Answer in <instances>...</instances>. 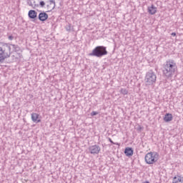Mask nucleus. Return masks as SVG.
Returning <instances> with one entry per match:
<instances>
[{
	"mask_svg": "<svg viewBox=\"0 0 183 183\" xmlns=\"http://www.w3.org/2000/svg\"><path fill=\"white\" fill-rule=\"evenodd\" d=\"M11 46H12L14 52H19L21 51V47L16 44L0 42V64H2L5 59L11 57L12 54Z\"/></svg>",
	"mask_w": 183,
	"mask_h": 183,
	"instance_id": "obj_1",
	"label": "nucleus"
},
{
	"mask_svg": "<svg viewBox=\"0 0 183 183\" xmlns=\"http://www.w3.org/2000/svg\"><path fill=\"white\" fill-rule=\"evenodd\" d=\"M177 71H178V66L175 61L172 59L167 60L163 64V75H164L166 78H172Z\"/></svg>",
	"mask_w": 183,
	"mask_h": 183,
	"instance_id": "obj_2",
	"label": "nucleus"
},
{
	"mask_svg": "<svg viewBox=\"0 0 183 183\" xmlns=\"http://www.w3.org/2000/svg\"><path fill=\"white\" fill-rule=\"evenodd\" d=\"M89 56H97V58H102L104 55H108L107 47L104 46H97L89 54Z\"/></svg>",
	"mask_w": 183,
	"mask_h": 183,
	"instance_id": "obj_3",
	"label": "nucleus"
},
{
	"mask_svg": "<svg viewBox=\"0 0 183 183\" xmlns=\"http://www.w3.org/2000/svg\"><path fill=\"white\" fill-rule=\"evenodd\" d=\"M145 84L147 86H151L157 82V74L152 71H149L146 74L144 79Z\"/></svg>",
	"mask_w": 183,
	"mask_h": 183,
	"instance_id": "obj_4",
	"label": "nucleus"
},
{
	"mask_svg": "<svg viewBox=\"0 0 183 183\" xmlns=\"http://www.w3.org/2000/svg\"><path fill=\"white\" fill-rule=\"evenodd\" d=\"M158 153L157 152H149L145 155L144 159L147 164L151 165L155 164L158 161Z\"/></svg>",
	"mask_w": 183,
	"mask_h": 183,
	"instance_id": "obj_5",
	"label": "nucleus"
},
{
	"mask_svg": "<svg viewBox=\"0 0 183 183\" xmlns=\"http://www.w3.org/2000/svg\"><path fill=\"white\" fill-rule=\"evenodd\" d=\"M89 151L90 154L95 155L97 154H99V152L101 151V147L97 144L90 146L89 147Z\"/></svg>",
	"mask_w": 183,
	"mask_h": 183,
	"instance_id": "obj_6",
	"label": "nucleus"
},
{
	"mask_svg": "<svg viewBox=\"0 0 183 183\" xmlns=\"http://www.w3.org/2000/svg\"><path fill=\"white\" fill-rule=\"evenodd\" d=\"M124 154L126 157H132V155H134V149L132 147H126Z\"/></svg>",
	"mask_w": 183,
	"mask_h": 183,
	"instance_id": "obj_7",
	"label": "nucleus"
},
{
	"mask_svg": "<svg viewBox=\"0 0 183 183\" xmlns=\"http://www.w3.org/2000/svg\"><path fill=\"white\" fill-rule=\"evenodd\" d=\"M28 15L30 19H36V18L38 16V13L35 10H30Z\"/></svg>",
	"mask_w": 183,
	"mask_h": 183,
	"instance_id": "obj_8",
	"label": "nucleus"
},
{
	"mask_svg": "<svg viewBox=\"0 0 183 183\" xmlns=\"http://www.w3.org/2000/svg\"><path fill=\"white\" fill-rule=\"evenodd\" d=\"M39 21H41L42 22L46 21V19H48V14H46L45 12H41L39 14Z\"/></svg>",
	"mask_w": 183,
	"mask_h": 183,
	"instance_id": "obj_9",
	"label": "nucleus"
},
{
	"mask_svg": "<svg viewBox=\"0 0 183 183\" xmlns=\"http://www.w3.org/2000/svg\"><path fill=\"white\" fill-rule=\"evenodd\" d=\"M38 118H39V114L36 113L31 114V120L33 121V122H36V124L41 122V119H38Z\"/></svg>",
	"mask_w": 183,
	"mask_h": 183,
	"instance_id": "obj_10",
	"label": "nucleus"
},
{
	"mask_svg": "<svg viewBox=\"0 0 183 183\" xmlns=\"http://www.w3.org/2000/svg\"><path fill=\"white\" fill-rule=\"evenodd\" d=\"M148 12L150 15H155L157 14V8L152 4L150 7H148Z\"/></svg>",
	"mask_w": 183,
	"mask_h": 183,
	"instance_id": "obj_11",
	"label": "nucleus"
},
{
	"mask_svg": "<svg viewBox=\"0 0 183 183\" xmlns=\"http://www.w3.org/2000/svg\"><path fill=\"white\" fill-rule=\"evenodd\" d=\"M172 118H173V117H172V114L167 113L164 115V122H171V121H172Z\"/></svg>",
	"mask_w": 183,
	"mask_h": 183,
	"instance_id": "obj_12",
	"label": "nucleus"
},
{
	"mask_svg": "<svg viewBox=\"0 0 183 183\" xmlns=\"http://www.w3.org/2000/svg\"><path fill=\"white\" fill-rule=\"evenodd\" d=\"M173 183H183V177L181 176L174 177L173 178Z\"/></svg>",
	"mask_w": 183,
	"mask_h": 183,
	"instance_id": "obj_13",
	"label": "nucleus"
},
{
	"mask_svg": "<svg viewBox=\"0 0 183 183\" xmlns=\"http://www.w3.org/2000/svg\"><path fill=\"white\" fill-rule=\"evenodd\" d=\"M120 94H122V95H128V90L127 89H121Z\"/></svg>",
	"mask_w": 183,
	"mask_h": 183,
	"instance_id": "obj_14",
	"label": "nucleus"
},
{
	"mask_svg": "<svg viewBox=\"0 0 183 183\" xmlns=\"http://www.w3.org/2000/svg\"><path fill=\"white\" fill-rule=\"evenodd\" d=\"M49 2H50V5H52V4H53L52 7H51V9H50V11H52V9H55V6H56V5H55V1H54V0H49Z\"/></svg>",
	"mask_w": 183,
	"mask_h": 183,
	"instance_id": "obj_15",
	"label": "nucleus"
},
{
	"mask_svg": "<svg viewBox=\"0 0 183 183\" xmlns=\"http://www.w3.org/2000/svg\"><path fill=\"white\" fill-rule=\"evenodd\" d=\"M66 30L68 31V32H70L71 31V24H68L66 26Z\"/></svg>",
	"mask_w": 183,
	"mask_h": 183,
	"instance_id": "obj_16",
	"label": "nucleus"
},
{
	"mask_svg": "<svg viewBox=\"0 0 183 183\" xmlns=\"http://www.w3.org/2000/svg\"><path fill=\"white\" fill-rule=\"evenodd\" d=\"M39 5L41 8H44L45 6V1H40Z\"/></svg>",
	"mask_w": 183,
	"mask_h": 183,
	"instance_id": "obj_17",
	"label": "nucleus"
},
{
	"mask_svg": "<svg viewBox=\"0 0 183 183\" xmlns=\"http://www.w3.org/2000/svg\"><path fill=\"white\" fill-rule=\"evenodd\" d=\"M109 142H111V144H113V145H119L118 143L114 142V141H112V139H111V138H109Z\"/></svg>",
	"mask_w": 183,
	"mask_h": 183,
	"instance_id": "obj_18",
	"label": "nucleus"
},
{
	"mask_svg": "<svg viewBox=\"0 0 183 183\" xmlns=\"http://www.w3.org/2000/svg\"><path fill=\"white\" fill-rule=\"evenodd\" d=\"M95 115H98V112H92L91 113L92 117H95Z\"/></svg>",
	"mask_w": 183,
	"mask_h": 183,
	"instance_id": "obj_19",
	"label": "nucleus"
},
{
	"mask_svg": "<svg viewBox=\"0 0 183 183\" xmlns=\"http://www.w3.org/2000/svg\"><path fill=\"white\" fill-rule=\"evenodd\" d=\"M8 39H9V41H13V39H14V36H12V35L9 36H8Z\"/></svg>",
	"mask_w": 183,
	"mask_h": 183,
	"instance_id": "obj_20",
	"label": "nucleus"
},
{
	"mask_svg": "<svg viewBox=\"0 0 183 183\" xmlns=\"http://www.w3.org/2000/svg\"><path fill=\"white\" fill-rule=\"evenodd\" d=\"M172 36H177V33L175 32L172 33Z\"/></svg>",
	"mask_w": 183,
	"mask_h": 183,
	"instance_id": "obj_21",
	"label": "nucleus"
},
{
	"mask_svg": "<svg viewBox=\"0 0 183 183\" xmlns=\"http://www.w3.org/2000/svg\"><path fill=\"white\" fill-rule=\"evenodd\" d=\"M18 56H19V58H21L22 56V54H18Z\"/></svg>",
	"mask_w": 183,
	"mask_h": 183,
	"instance_id": "obj_22",
	"label": "nucleus"
},
{
	"mask_svg": "<svg viewBox=\"0 0 183 183\" xmlns=\"http://www.w3.org/2000/svg\"><path fill=\"white\" fill-rule=\"evenodd\" d=\"M144 183H149V181H146Z\"/></svg>",
	"mask_w": 183,
	"mask_h": 183,
	"instance_id": "obj_23",
	"label": "nucleus"
},
{
	"mask_svg": "<svg viewBox=\"0 0 183 183\" xmlns=\"http://www.w3.org/2000/svg\"><path fill=\"white\" fill-rule=\"evenodd\" d=\"M34 6H39V5H38V4L36 5V4H35V5H34Z\"/></svg>",
	"mask_w": 183,
	"mask_h": 183,
	"instance_id": "obj_24",
	"label": "nucleus"
},
{
	"mask_svg": "<svg viewBox=\"0 0 183 183\" xmlns=\"http://www.w3.org/2000/svg\"><path fill=\"white\" fill-rule=\"evenodd\" d=\"M16 59H18V57H16Z\"/></svg>",
	"mask_w": 183,
	"mask_h": 183,
	"instance_id": "obj_25",
	"label": "nucleus"
},
{
	"mask_svg": "<svg viewBox=\"0 0 183 183\" xmlns=\"http://www.w3.org/2000/svg\"><path fill=\"white\" fill-rule=\"evenodd\" d=\"M12 56L14 57V56H15V55H13Z\"/></svg>",
	"mask_w": 183,
	"mask_h": 183,
	"instance_id": "obj_26",
	"label": "nucleus"
}]
</instances>
